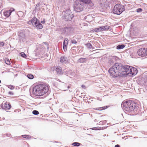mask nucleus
Returning a JSON list of instances; mask_svg holds the SVG:
<instances>
[{
  "label": "nucleus",
  "mask_w": 147,
  "mask_h": 147,
  "mask_svg": "<svg viewBox=\"0 0 147 147\" xmlns=\"http://www.w3.org/2000/svg\"><path fill=\"white\" fill-rule=\"evenodd\" d=\"M103 31L108 30L109 28V26L108 25H106L102 26Z\"/></svg>",
  "instance_id": "nucleus-20"
},
{
  "label": "nucleus",
  "mask_w": 147,
  "mask_h": 147,
  "mask_svg": "<svg viewBox=\"0 0 147 147\" xmlns=\"http://www.w3.org/2000/svg\"><path fill=\"white\" fill-rule=\"evenodd\" d=\"M130 66L129 65H127L125 66H122V76L123 74V73L125 72V74H129V69Z\"/></svg>",
  "instance_id": "nucleus-9"
},
{
  "label": "nucleus",
  "mask_w": 147,
  "mask_h": 147,
  "mask_svg": "<svg viewBox=\"0 0 147 147\" xmlns=\"http://www.w3.org/2000/svg\"><path fill=\"white\" fill-rule=\"evenodd\" d=\"M80 143L77 142H75L73 143L72 144V145L74 146H79L80 145Z\"/></svg>",
  "instance_id": "nucleus-23"
},
{
  "label": "nucleus",
  "mask_w": 147,
  "mask_h": 147,
  "mask_svg": "<svg viewBox=\"0 0 147 147\" xmlns=\"http://www.w3.org/2000/svg\"><path fill=\"white\" fill-rule=\"evenodd\" d=\"M32 113L33 114L35 115H37L39 114V112L36 110H34L32 112Z\"/></svg>",
  "instance_id": "nucleus-27"
},
{
  "label": "nucleus",
  "mask_w": 147,
  "mask_h": 147,
  "mask_svg": "<svg viewBox=\"0 0 147 147\" xmlns=\"http://www.w3.org/2000/svg\"><path fill=\"white\" fill-rule=\"evenodd\" d=\"M68 43V39L65 38L64 42L63 43V49L64 51H66L67 50V45Z\"/></svg>",
  "instance_id": "nucleus-11"
},
{
  "label": "nucleus",
  "mask_w": 147,
  "mask_h": 147,
  "mask_svg": "<svg viewBox=\"0 0 147 147\" xmlns=\"http://www.w3.org/2000/svg\"><path fill=\"white\" fill-rule=\"evenodd\" d=\"M124 7L120 4H116L114 6L113 10L114 13L119 15L124 10Z\"/></svg>",
  "instance_id": "nucleus-4"
},
{
  "label": "nucleus",
  "mask_w": 147,
  "mask_h": 147,
  "mask_svg": "<svg viewBox=\"0 0 147 147\" xmlns=\"http://www.w3.org/2000/svg\"><path fill=\"white\" fill-rule=\"evenodd\" d=\"M23 138H26L27 139H29L31 138L30 136L28 135H24L22 136Z\"/></svg>",
  "instance_id": "nucleus-19"
},
{
  "label": "nucleus",
  "mask_w": 147,
  "mask_h": 147,
  "mask_svg": "<svg viewBox=\"0 0 147 147\" xmlns=\"http://www.w3.org/2000/svg\"><path fill=\"white\" fill-rule=\"evenodd\" d=\"M99 32L98 28H96L94 29L93 30H91L90 32Z\"/></svg>",
  "instance_id": "nucleus-25"
},
{
  "label": "nucleus",
  "mask_w": 147,
  "mask_h": 147,
  "mask_svg": "<svg viewBox=\"0 0 147 147\" xmlns=\"http://www.w3.org/2000/svg\"><path fill=\"white\" fill-rule=\"evenodd\" d=\"M122 65L121 64L116 63L110 68L109 72L113 77L122 76Z\"/></svg>",
  "instance_id": "nucleus-2"
},
{
  "label": "nucleus",
  "mask_w": 147,
  "mask_h": 147,
  "mask_svg": "<svg viewBox=\"0 0 147 147\" xmlns=\"http://www.w3.org/2000/svg\"><path fill=\"white\" fill-rule=\"evenodd\" d=\"M27 77L28 78L30 79H33L34 78L33 75L31 74H28L27 76Z\"/></svg>",
  "instance_id": "nucleus-22"
},
{
  "label": "nucleus",
  "mask_w": 147,
  "mask_h": 147,
  "mask_svg": "<svg viewBox=\"0 0 147 147\" xmlns=\"http://www.w3.org/2000/svg\"><path fill=\"white\" fill-rule=\"evenodd\" d=\"M41 23L43 24H45V19H44L43 20L41 21Z\"/></svg>",
  "instance_id": "nucleus-36"
},
{
  "label": "nucleus",
  "mask_w": 147,
  "mask_h": 147,
  "mask_svg": "<svg viewBox=\"0 0 147 147\" xmlns=\"http://www.w3.org/2000/svg\"><path fill=\"white\" fill-rule=\"evenodd\" d=\"M71 42L73 44H76L77 43V42L75 40H73L71 41Z\"/></svg>",
  "instance_id": "nucleus-30"
},
{
  "label": "nucleus",
  "mask_w": 147,
  "mask_h": 147,
  "mask_svg": "<svg viewBox=\"0 0 147 147\" xmlns=\"http://www.w3.org/2000/svg\"><path fill=\"white\" fill-rule=\"evenodd\" d=\"M66 58L65 57L62 56L60 58V62L62 63H65L66 62Z\"/></svg>",
  "instance_id": "nucleus-17"
},
{
  "label": "nucleus",
  "mask_w": 147,
  "mask_h": 147,
  "mask_svg": "<svg viewBox=\"0 0 147 147\" xmlns=\"http://www.w3.org/2000/svg\"><path fill=\"white\" fill-rule=\"evenodd\" d=\"M84 60L85 59L83 58H80L79 59L80 61L81 62H83Z\"/></svg>",
  "instance_id": "nucleus-32"
},
{
  "label": "nucleus",
  "mask_w": 147,
  "mask_h": 147,
  "mask_svg": "<svg viewBox=\"0 0 147 147\" xmlns=\"http://www.w3.org/2000/svg\"><path fill=\"white\" fill-rule=\"evenodd\" d=\"M49 89V86L48 85L39 84L36 85L33 88L32 93L36 96H42L48 92Z\"/></svg>",
  "instance_id": "nucleus-1"
},
{
  "label": "nucleus",
  "mask_w": 147,
  "mask_h": 147,
  "mask_svg": "<svg viewBox=\"0 0 147 147\" xmlns=\"http://www.w3.org/2000/svg\"><path fill=\"white\" fill-rule=\"evenodd\" d=\"M129 69V74H131L132 75H135L137 73V70L136 68L130 66Z\"/></svg>",
  "instance_id": "nucleus-10"
},
{
  "label": "nucleus",
  "mask_w": 147,
  "mask_h": 147,
  "mask_svg": "<svg viewBox=\"0 0 147 147\" xmlns=\"http://www.w3.org/2000/svg\"><path fill=\"white\" fill-rule=\"evenodd\" d=\"M67 88H70L69 86H68Z\"/></svg>",
  "instance_id": "nucleus-39"
},
{
  "label": "nucleus",
  "mask_w": 147,
  "mask_h": 147,
  "mask_svg": "<svg viewBox=\"0 0 147 147\" xmlns=\"http://www.w3.org/2000/svg\"><path fill=\"white\" fill-rule=\"evenodd\" d=\"M92 130H100L101 129V127H93L91 129Z\"/></svg>",
  "instance_id": "nucleus-28"
},
{
  "label": "nucleus",
  "mask_w": 147,
  "mask_h": 147,
  "mask_svg": "<svg viewBox=\"0 0 147 147\" xmlns=\"http://www.w3.org/2000/svg\"><path fill=\"white\" fill-rule=\"evenodd\" d=\"M5 62L8 65H10L11 64V63H10V61L9 60L7 59H5Z\"/></svg>",
  "instance_id": "nucleus-24"
},
{
  "label": "nucleus",
  "mask_w": 147,
  "mask_h": 147,
  "mask_svg": "<svg viewBox=\"0 0 147 147\" xmlns=\"http://www.w3.org/2000/svg\"><path fill=\"white\" fill-rule=\"evenodd\" d=\"M80 2L85 4H89L91 3V0H79Z\"/></svg>",
  "instance_id": "nucleus-14"
},
{
  "label": "nucleus",
  "mask_w": 147,
  "mask_h": 147,
  "mask_svg": "<svg viewBox=\"0 0 147 147\" xmlns=\"http://www.w3.org/2000/svg\"><path fill=\"white\" fill-rule=\"evenodd\" d=\"M8 87L9 89L11 90H13L14 89L15 87L14 86L11 85H9L8 86Z\"/></svg>",
  "instance_id": "nucleus-29"
},
{
  "label": "nucleus",
  "mask_w": 147,
  "mask_h": 147,
  "mask_svg": "<svg viewBox=\"0 0 147 147\" xmlns=\"http://www.w3.org/2000/svg\"><path fill=\"white\" fill-rule=\"evenodd\" d=\"M98 28V29L99 31L100 32V31H103V28H102V26L99 27V28Z\"/></svg>",
  "instance_id": "nucleus-31"
},
{
  "label": "nucleus",
  "mask_w": 147,
  "mask_h": 147,
  "mask_svg": "<svg viewBox=\"0 0 147 147\" xmlns=\"http://www.w3.org/2000/svg\"><path fill=\"white\" fill-rule=\"evenodd\" d=\"M123 105L124 109L129 112L133 111L136 106V103L130 101L124 102Z\"/></svg>",
  "instance_id": "nucleus-3"
},
{
  "label": "nucleus",
  "mask_w": 147,
  "mask_h": 147,
  "mask_svg": "<svg viewBox=\"0 0 147 147\" xmlns=\"http://www.w3.org/2000/svg\"><path fill=\"white\" fill-rule=\"evenodd\" d=\"M107 108V106H106L104 107L96 108V109L97 110L101 111Z\"/></svg>",
  "instance_id": "nucleus-16"
},
{
  "label": "nucleus",
  "mask_w": 147,
  "mask_h": 147,
  "mask_svg": "<svg viewBox=\"0 0 147 147\" xmlns=\"http://www.w3.org/2000/svg\"><path fill=\"white\" fill-rule=\"evenodd\" d=\"M81 87H82V88H84V89H85L86 88V87H85V85H82L81 86Z\"/></svg>",
  "instance_id": "nucleus-35"
},
{
  "label": "nucleus",
  "mask_w": 147,
  "mask_h": 147,
  "mask_svg": "<svg viewBox=\"0 0 147 147\" xmlns=\"http://www.w3.org/2000/svg\"><path fill=\"white\" fill-rule=\"evenodd\" d=\"M55 71L58 74H61L62 73V69L60 67H57L55 69Z\"/></svg>",
  "instance_id": "nucleus-12"
},
{
  "label": "nucleus",
  "mask_w": 147,
  "mask_h": 147,
  "mask_svg": "<svg viewBox=\"0 0 147 147\" xmlns=\"http://www.w3.org/2000/svg\"><path fill=\"white\" fill-rule=\"evenodd\" d=\"M9 94L11 95H13V93L12 92H9Z\"/></svg>",
  "instance_id": "nucleus-37"
},
{
  "label": "nucleus",
  "mask_w": 147,
  "mask_h": 147,
  "mask_svg": "<svg viewBox=\"0 0 147 147\" xmlns=\"http://www.w3.org/2000/svg\"><path fill=\"white\" fill-rule=\"evenodd\" d=\"M89 49H93L94 48L92 47V46L90 43H88L85 45Z\"/></svg>",
  "instance_id": "nucleus-18"
},
{
  "label": "nucleus",
  "mask_w": 147,
  "mask_h": 147,
  "mask_svg": "<svg viewBox=\"0 0 147 147\" xmlns=\"http://www.w3.org/2000/svg\"><path fill=\"white\" fill-rule=\"evenodd\" d=\"M39 22L37 18H33L31 20V22L33 25H35L38 22Z\"/></svg>",
  "instance_id": "nucleus-13"
},
{
  "label": "nucleus",
  "mask_w": 147,
  "mask_h": 147,
  "mask_svg": "<svg viewBox=\"0 0 147 147\" xmlns=\"http://www.w3.org/2000/svg\"><path fill=\"white\" fill-rule=\"evenodd\" d=\"M4 45V43L3 42H1L0 43V45L1 46H3Z\"/></svg>",
  "instance_id": "nucleus-34"
},
{
  "label": "nucleus",
  "mask_w": 147,
  "mask_h": 147,
  "mask_svg": "<svg viewBox=\"0 0 147 147\" xmlns=\"http://www.w3.org/2000/svg\"><path fill=\"white\" fill-rule=\"evenodd\" d=\"M125 47V45H119L117 47V49H122Z\"/></svg>",
  "instance_id": "nucleus-21"
},
{
  "label": "nucleus",
  "mask_w": 147,
  "mask_h": 147,
  "mask_svg": "<svg viewBox=\"0 0 147 147\" xmlns=\"http://www.w3.org/2000/svg\"><path fill=\"white\" fill-rule=\"evenodd\" d=\"M139 55L142 57H145L147 55V48H141L139 49L137 52Z\"/></svg>",
  "instance_id": "nucleus-7"
},
{
  "label": "nucleus",
  "mask_w": 147,
  "mask_h": 147,
  "mask_svg": "<svg viewBox=\"0 0 147 147\" xmlns=\"http://www.w3.org/2000/svg\"><path fill=\"white\" fill-rule=\"evenodd\" d=\"M15 9L13 8H11L8 10H5L3 12V15L6 18H8L11 15V13L14 11Z\"/></svg>",
  "instance_id": "nucleus-8"
},
{
  "label": "nucleus",
  "mask_w": 147,
  "mask_h": 147,
  "mask_svg": "<svg viewBox=\"0 0 147 147\" xmlns=\"http://www.w3.org/2000/svg\"><path fill=\"white\" fill-rule=\"evenodd\" d=\"M142 11V9L141 8H138V9L137 10V11L138 12H139Z\"/></svg>",
  "instance_id": "nucleus-33"
},
{
  "label": "nucleus",
  "mask_w": 147,
  "mask_h": 147,
  "mask_svg": "<svg viewBox=\"0 0 147 147\" xmlns=\"http://www.w3.org/2000/svg\"><path fill=\"white\" fill-rule=\"evenodd\" d=\"M36 27L37 28L41 29L43 28L42 25L38 22L35 25Z\"/></svg>",
  "instance_id": "nucleus-15"
},
{
  "label": "nucleus",
  "mask_w": 147,
  "mask_h": 147,
  "mask_svg": "<svg viewBox=\"0 0 147 147\" xmlns=\"http://www.w3.org/2000/svg\"><path fill=\"white\" fill-rule=\"evenodd\" d=\"M1 107L3 109L8 110L10 109L11 107L10 103L7 102H3L0 105Z\"/></svg>",
  "instance_id": "nucleus-6"
},
{
  "label": "nucleus",
  "mask_w": 147,
  "mask_h": 147,
  "mask_svg": "<svg viewBox=\"0 0 147 147\" xmlns=\"http://www.w3.org/2000/svg\"><path fill=\"white\" fill-rule=\"evenodd\" d=\"M74 9L76 12H80L83 10V6L79 2H76L74 5Z\"/></svg>",
  "instance_id": "nucleus-5"
},
{
  "label": "nucleus",
  "mask_w": 147,
  "mask_h": 147,
  "mask_svg": "<svg viewBox=\"0 0 147 147\" xmlns=\"http://www.w3.org/2000/svg\"><path fill=\"white\" fill-rule=\"evenodd\" d=\"M115 147H120V146L119 145L117 144L115 146Z\"/></svg>",
  "instance_id": "nucleus-38"
},
{
  "label": "nucleus",
  "mask_w": 147,
  "mask_h": 147,
  "mask_svg": "<svg viewBox=\"0 0 147 147\" xmlns=\"http://www.w3.org/2000/svg\"><path fill=\"white\" fill-rule=\"evenodd\" d=\"M20 54H21V56L24 58H26L27 57L26 55L23 52L21 53Z\"/></svg>",
  "instance_id": "nucleus-26"
},
{
  "label": "nucleus",
  "mask_w": 147,
  "mask_h": 147,
  "mask_svg": "<svg viewBox=\"0 0 147 147\" xmlns=\"http://www.w3.org/2000/svg\"><path fill=\"white\" fill-rule=\"evenodd\" d=\"M1 80H0V83H1Z\"/></svg>",
  "instance_id": "nucleus-40"
}]
</instances>
